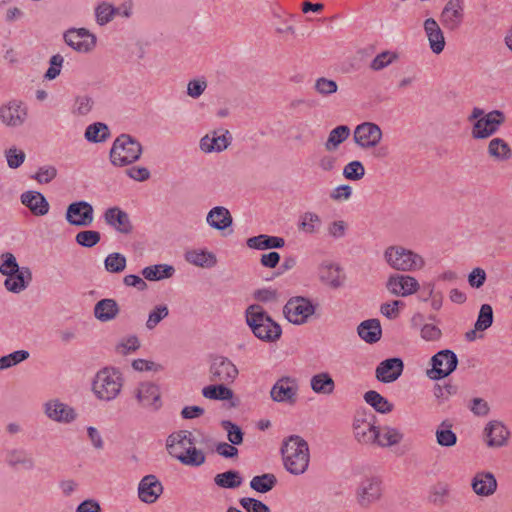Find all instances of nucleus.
Listing matches in <instances>:
<instances>
[{"instance_id":"obj_18","label":"nucleus","mask_w":512,"mask_h":512,"mask_svg":"<svg viewBox=\"0 0 512 512\" xmlns=\"http://www.w3.org/2000/svg\"><path fill=\"white\" fill-rule=\"evenodd\" d=\"M484 436L489 447H502L507 444L510 432L501 421L492 420L486 425Z\"/></svg>"},{"instance_id":"obj_4","label":"nucleus","mask_w":512,"mask_h":512,"mask_svg":"<svg viewBox=\"0 0 512 512\" xmlns=\"http://www.w3.org/2000/svg\"><path fill=\"white\" fill-rule=\"evenodd\" d=\"M142 154L141 144L128 134L118 136L110 150V161L116 167L136 162Z\"/></svg>"},{"instance_id":"obj_23","label":"nucleus","mask_w":512,"mask_h":512,"mask_svg":"<svg viewBox=\"0 0 512 512\" xmlns=\"http://www.w3.org/2000/svg\"><path fill=\"white\" fill-rule=\"evenodd\" d=\"M418 287L417 280L409 275L391 276L387 283L390 292L397 296L411 295L417 291Z\"/></svg>"},{"instance_id":"obj_63","label":"nucleus","mask_w":512,"mask_h":512,"mask_svg":"<svg viewBox=\"0 0 512 512\" xmlns=\"http://www.w3.org/2000/svg\"><path fill=\"white\" fill-rule=\"evenodd\" d=\"M399 306H404V303L399 300L383 303L380 307L381 313L389 319H395L399 314Z\"/></svg>"},{"instance_id":"obj_55","label":"nucleus","mask_w":512,"mask_h":512,"mask_svg":"<svg viewBox=\"0 0 512 512\" xmlns=\"http://www.w3.org/2000/svg\"><path fill=\"white\" fill-rule=\"evenodd\" d=\"M343 175L348 180L357 181L364 177L365 168L360 161H352L344 167Z\"/></svg>"},{"instance_id":"obj_40","label":"nucleus","mask_w":512,"mask_h":512,"mask_svg":"<svg viewBox=\"0 0 512 512\" xmlns=\"http://www.w3.org/2000/svg\"><path fill=\"white\" fill-rule=\"evenodd\" d=\"M364 400L379 413L386 414L393 410V404L377 391H367L364 394Z\"/></svg>"},{"instance_id":"obj_10","label":"nucleus","mask_w":512,"mask_h":512,"mask_svg":"<svg viewBox=\"0 0 512 512\" xmlns=\"http://www.w3.org/2000/svg\"><path fill=\"white\" fill-rule=\"evenodd\" d=\"M315 312L314 305L304 297H294L287 301L283 308L286 319L296 325L307 322Z\"/></svg>"},{"instance_id":"obj_46","label":"nucleus","mask_w":512,"mask_h":512,"mask_svg":"<svg viewBox=\"0 0 512 512\" xmlns=\"http://www.w3.org/2000/svg\"><path fill=\"white\" fill-rule=\"evenodd\" d=\"M490 156L497 159H508L511 156V149L507 142L501 138H494L488 146Z\"/></svg>"},{"instance_id":"obj_26","label":"nucleus","mask_w":512,"mask_h":512,"mask_svg":"<svg viewBox=\"0 0 512 512\" xmlns=\"http://www.w3.org/2000/svg\"><path fill=\"white\" fill-rule=\"evenodd\" d=\"M423 28L431 50L436 54L441 53L445 46V38L437 21L434 18H427Z\"/></svg>"},{"instance_id":"obj_33","label":"nucleus","mask_w":512,"mask_h":512,"mask_svg":"<svg viewBox=\"0 0 512 512\" xmlns=\"http://www.w3.org/2000/svg\"><path fill=\"white\" fill-rule=\"evenodd\" d=\"M185 259L190 264L206 268L213 267L217 262L216 256L212 252L200 249L187 251L185 253Z\"/></svg>"},{"instance_id":"obj_54","label":"nucleus","mask_w":512,"mask_h":512,"mask_svg":"<svg viewBox=\"0 0 512 512\" xmlns=\"http://www.w3.org/2000/svg\"><path fill=\"white\" fill-rule=\"evenodd\" d=\"M29 357V353L25 350H18L0 358V370L10 368Z\"/></svg>"},{"instance_id":"obj_8","label":"nucleus","mask_w":512,"mask_h":512,"mask_svg":"<svg viewBox=\"0 0 512 512\" xmlns=\"http://www.w3.org/2000/svg\"><path fill=\"white\" fill-rule=\"evenodd\" d=\"M239 371L227 357L212 356L209 367V380L212 383L231 384L237 378Z\"/></svg>"},{"instance_id":"obj_42","label":"nucleus","mask_w":512,"mask_h":512,"mask_svg":"<svg viewBox=\"0 0 512 512\" xmlns=\"http://www.w3.org/2000/svg\"><path fill=\"white\" fill-rule=\"evenodd\" d=\"M215 483L222 488L234 489L242 484V478L238 471L229 470L224 473L217 474L214 478Z\"/></svg>"},{"instance_id":"obj_39","label":"nucleus","mask_w":512,"mask_h":512,"mask_svg":"<svg viewBox=\"0 0 512 512\" xmlns=\"http://www.w3.org/2000/svg\"><path fill=\"white\" fill-rule=\"evenodd\" d=\"M449 495V485L444 482H438L430 488L428 500L437 507H443L447 504Z\"/></svg>"},{"instance_id":"obj_45","label":"nucleus","mask_w":512,"mask_h":512,"mask_svg":"<svg viewBox=\"0 0 512 512\" xmlns=\"http://www.w3.org/2000/svg\"><path fill=\"white\" fill-rule=\"evenodd\" d=\"M350 135V129L346 125H340L334 128L327 139L325 144L327 150L337 148L342 142H344Z\"/></svg>"},{"instance_id":"obj_44","label":"nucleus","mask_w":512,"mask_h":512,"mask_svg":"<svg viewBox=\"0 0 512 512\" xmlns=\"http://www.w3.org/2000/svg\"><path fill=\"white\" fill-rule=\"evenodd\" d=\"M174 268L168 265H154L143 269L142 274L145 279L154 281L163 278H169L173 275Z\"/></svg>"},{"instance_id":"obj_19","label":"nucleus","mask_w":512,"mask_h":512,"mask_svg":"<svg viewBox=\"0 0 512 512\" xmlns=\"http://www.w3.org/2000/svg\"><path fill=\"white\" fill-rule=\"evenodd\" d=\"M404 364L400 358H390L379 363L376 368V378L383 383L397 380L403 372Z\"/></svg>"},{"instance_id":"obj_36","label":"nucleus","mask_w":512,"mask_h":512,"mask_svg":"<svg viewBox=\"0 0 512 512\" xmlns=\"http://www.w3.org/2000/svg\"><path fill=\"white\" fill-rule=\"evenodd\" d=\"M453 424L449 420L442 421L435 431L436 441L442 447H452L457 442V435L452 431Z\"/></svg>"},{"instance_id":"obj_34","label":"nucleus","mask_w":512,"mask_h":512,"mask_svg":"<svg viewBox=\"0 0 512 512\" xmlns=\"http://www.w3.org/2000/svg\"><path fill=\"white\" fill-rule=\"evenodd\" d=\"M247 245L250 248L264 250L270 248H282L285 245V240L277 236L258 235L251 237L247 240Z\"/></svg>"},{"instance_id":"obj_11","label":"nucleus","mask_w":512,"mask_h":512,"mask_svg":"<svg viewBox=\"0 0 512 512\" xmlns=\"http://www.w3.org/2000/svg\"><path fill=\"white\" fill-rule=\"evenodd\" d=\"M382 139L381 128L372 122H363L354 130V141L364 149L377 146Z\"/></svg>"},{"instance_id":"obj_35","label":"nucleus","mask_w":512,"mask_h":512,"mask_svg":"<svg viewBox=\"0 0 512 512\" xmlns=\"http://www.w3.org/2000/svg\"><path fill=\"white\" fill-rule=\"evenodd\" d=\"M312 390L317 394L330 395L335 389V382L327 372L314 375L310 380Z\"/></svg>"},{"instance_id":"obj_15","label":"nucleus","mask_w":512,"mask_h":512,"mask_svg":"<svg viewBox=\"0 0 512 512\" xmlns=\"http://www.w3.org/2000/svg\"><path fill=\"white\" fill-rule=\"evenodd\" d=\"M298 384L294 378L282 377L272 387L270 395L276 402L295 403Z\"/></svg>"},{"instance_id":"obj_30","label":"nucleus","mask_w":512,"mask_h":512,"mask_svg":"<svg viewBox=\"0 0 512 512\" xmlns=\"http://www.w3.org/2000/svg\"><path fill=\"white\" fill-rule=\"evenodd\" d=\"M207 222L215 229L224 230L232 224V216L227 208L217 206L209 211Z\"/></svg>"},{"instance_id":"obj_14","label":"nucleus","mask_w":512,"mask_h":512,"mask_svg":"<svg viewBox=\"0 0 512 512\" xmlns=\"http://www.w3.org/2000/svg\"><path fill=\"white\" fill-rule=\"evenodd\" d=\"M66 220L71 225L89 226L93 221V207L85 201L71 203L67 208Z\"/></svg>"},{"instance_id":"obj_25","label":"nucleus","mask_w":512,"mask_h":512,"mask_svg":"<svg viewBox=\"0 0 512 512\" xmlns=\"http://www.w3.org/2000/svg\"><path fill=\"white\" fill-rule=\"evenodd\" d=\"M376 426L368 421L365 416L357 415L353 421V432L360 443L372 444L377 438Z\"/></svg>"},{"instance_id":"obj_58","label":"nucleus","mask_w":512,"mask_h":512,"mask_svg":"<svg viewBox=\"0 0 512 512\" xmlns=\"http://www.w3.org/2000/svg\"><path fill=\"white\" fill-rule=\"evenodd\" d=\"M240 505L246 512H270V508L260 500L244 497L239 500Z\"/></svg>"},{"instance_id":"obj_1","label":"nucleus","mask_w":512,"mask_h":512,"mask_svg":"<svg viewBox=\"0 0 512 512\" xmlns=\"http://www.w3.org/2000/svg\"><path fill=\"white\" fill-rule=\"evenodd\" d=\"M246 322L252 333L261 341L272 343L280 339L281 326L258 304L248 306L245 312Z\"/></svg>"},{"instance_id":"obj_43","label":"nucleus","mask_w":512,"mask_h":512,"mask_svg":"<svg viewBox=\"0 0 512 512\" xmlns=\"http://www.w3.org/2000/svg\"><path fill=\"white\" fill-rule=\"evenodd\" d=\"M116 16V7L109 2H101L95 7L97 24L103 26L111 22Z\"/></svg>"},{"instance_id":"obj_29","label":"nucleus","mask_w":512,"mask_h":512,"mask_svg":"<svg viewBox=\"0 0 512 512\" xmlns=\"http://www.w3.org/2000/svg\"><path fill=\"white\" fill-rule=\"evenodd\" d=\"M46 414L50 419L59 422H70L75 418L74 410L59 401L47 403Z\"/></svg>"},{"instance_id":"obj_49","label":"nucleus","mask_w":512,"mask_h":512,"mask_svg":"<svg viewBox=\"0 0 512 512\" xmlns=\"http://www.w3.org/2000/svg\"><path fill=\"white\" fill-rule=\"evenodd\" d=\"M320 217L312 212H306L302 215L299 223V229L307 234L316 233L320 227Z\"/></svg>"},{"instance_id":"obj_52","label":"nucleus","mask_w":512,"mask_h":512,"mask_svg":"<svg viewBox=\"0 0 512 512\" xmlns=\"http://www.w3.org/2000/svg\"><path fill=\"white\" fill-rule=\"evenodd\" d=\"M493 322V310L489 304H483L480 308L478 319L475 323V329L484 331L488 329Z\"/></svg>"},{"instance_id":"obj_7","label":"nucleus","mask_w":512,"mask_h":512,"mask_svg":"<svg viewBox=\"0 0 512 512\" xmlns=\"http://www.w3.org/2000/svg\"><path fill=\"white\" fill-rule=\"evenodd\" d=\"M383 492L384 485L379 476H366L355 489V499L361 507L369 508L382 498Z\"/></svg>"},{"instance_id":"obj_47","label":"nucleus","mask_w":512,"mask_h":512,"mask_svg":"<svg viewBox=\"0 0 512 512\" xmlns=\"http://www.w3.org/2000/svg\"><path fill=\"white\" fill-rule=\"evenodd\" d=\"M109 136V129L107 125L97 122L87 127L85 137L91 142L105 141Z\"/></svg>"},{"instance_id":"obj_3","label":"nucleus","mask_w":512,"mask_h":512,"mask_svg":"<svg viewBox=\"0 0 512 512\" xmlns=\"http://www.w3.org/2000/svg\"><path fill=\"white\" fill-rule=\"evenodd\" d=\"M468 121H474L472 137L474 139H486L498 131L505 121V116L498 110L485 113L481 108L475 107L468 117Z\"/></svg>"},{"instance_id":"obj_48","label":"nucleus","mask_w":512,"mask_h":512,"mask_svg":"<svg viewBox=\"0 0 512 512\" xmlns=\"http://www.w3.org/2000/svg\"><path fill=\"white\" fill-rule=\"evenodd\" d=\"M176 458L183 464L191 466H200L205 462L204 453L198 450L195 445Z\"/></svg>"},{"instance_id":"obj_31","label":"nucleus","mask_w":512,"mask_h":512,"mask_svg":"<svg viewBox=\"0 0 512 512\" xmlns=\"http://www.w3.org/2000/svg\"><path fill=\"white\" fill-rule=\"evenodd\" d=\"M119 313V306L114 299L106 298L98 301L94 307L95 317L103 322L114 319Z\"/></svg>"},{"instance_id":"obj_6","label":"nucleus","mask_w":512,"mask_h":512,"mask_svg":"<svg viewBox=\"0 0 512 512\" xmlns=\"http://www.w3.org/2000/svg\"><path fill=\"white\" fill-rule=\"evenodd\" d=\"M385 259L392 268L401 271L420 269L424 265L420 255L401 246L388 247L385 251Z\"/></svg>"},{"instance_id":"obj_59","label":"nucleus","mask_w":512,"mask_h":512,"mask_svg":"<svg viewBox=\"0 0 512 512\" xmlns=\"http://www.w3.org/2000/svg\"><path fill=\"white\" fill-rule=\"evenodd\" d=\"M420 336L424 341L436 342L441 339L442 331L434 324H423L420 328Z\"/></svg>"},{"instance_id":"obj_62","label":"nucleus","mask_w":512,"mask_h":512,"mask_svg":"<svg viewBox=\"0 0 512 512\" xmlns=\"http://www.w3.org/2000/svg\"><path fill=\"white\" fill-rule=\"evenodd\" d=\"M315 89L319 94L327 96L337 91V84L333 80L321 77L316 80Z\"/></svg>"},{"instance_id":"obj_61","label":"nucleus","mask_w":512,"mask_h":512,"mask_svg":"<svg viewBox=\"0 0 512 512\" xmlns=\"http://www.w3.org/2000/svg\"><path fill=\"white\" fill-rule=\"evenodd\" d=\"M8 166L12 169L20 167L25 160V153L15 147L5 151Z\"/></svg>"},{"instance_id":"obj_60","label":"nucleus","mask_w":512,"mask_h":512,"mask_svg":"<svg viewBox=\"0 0 512 512\" xmlns=\"http://www.w3.org/2000/svg\"><path fill=\"white\" fill-rule=\"evenodd\" d=\"M222 427L228 432V440L233 445H239L243 441V433L241 429L229 420L222 421Z\"/></svg>"},{"instance_id":"obj_51","label":"nucleus","mask_w":512,"mask_h":512,"mask_svg":"<svg viewBox=\"0 0 512 512\" xmlns=\"http://www.w3.org/2000/svg\"><path fill=\"white\" fill-rule=\"evenodd\" d=\"M104 264L108 272L120 273L126 268V258L120 253H111L106 257Z\"/></svg>"},{"instance_id":"obj_21","label":"nucleus","mask_w":512,"mask_h":512,"mask_svg":"<svg viewBox=\"0 0 512 512\" xmlns=\"http://www.w3.org/2000/svg\"><path fill=\"white\" fill-rule=\"evenodd\" d=\"M471 487L476 495L489 497L496 492L498 483L493 473L479 471L472 478Z\"/></svg>"},{"instance_id":"obj_38","label":"nucleus","mask_w":512,"mask_h":512,"mask_svg":"<svg viewBox=\"0 0 512 512\" xmlns=\"http://www.w3.org/2000/svg\"><path fill=\"white\" fill-rule=\"evenodd\" d=\"M227 385L222 383L208 385L202 389V395L212 400H230L233 397V391Z\"/></svg>"},{"instance_id":"obj_22","label":"nucleus","mask_w":512,"mask_h":512,"mask_svg":"<svg viewBox=\"0 0 512 512\" xmlns=\"http://www.w3.org/2000/svg\"><path fill=\"white\" fill-rule=\"evenodd\" d=\"M105 222L121 234H130L133 225L129 215L119 207L108 208L104 213Z\"/></svg>"},{"instance_id":"obj_9","label":"nucleus","mask_w":512,"mask_h":512,"mask_svg":"<svg viewBox=\"0 0 512 512\" xmlns=\"http://www.w3.org/2000/svg\"><path fill=\"white\" fill-rule=\"evenodd\" d=\"M432 368L427 371L430 379L439 380L450 375L457 367L456 354L448 349L441 350L431 358Z\"/></svg>"},{"instance_id":"obj_41","label":"nucleus","mask_w":512,"mask_h":512,"mask_svg":"<svg viewBox=\"0 0 512 512\" xmlns=\"http://www.w3.org/2000/svg\"><path fill=\"white\" fill-rule=\"evenodd\" d=\"M276 484L277 478L272 473L254 476L250 481V487L259 493H267L271 491Z\"/></svg>"},{"instance_id":"obj_27","label":"nucleus","mask_w":512,"mask_h":512,"mask_svg":"<svg viewBox=\"0 0 512 512\" xmlns=\"http://www.w3.org/2000/svg\"><path fill=\"white\" fill-rule=\"evenodd\" d=\"M136 397L138 402L144 407L158 409L161 406L159 388L153 383H141L137 388Z\"/></svg>"},{"instance_id":"obj_12","label":"nucleus","mask_w":512,"mask_h":512,"mask_svg":"<svg viewBox=\"0 0 512 512\" xmlns=\"http://www.w3.org/2000/svg\"><path fill=\"white\" fill-rule=\"evenodd\" d=\"M67 45L78 52L86 53L96 45V36L85 28H74L64 34Z\"/></svg>"},{"instance_id":"obj_2","label":"nucleus","mask_w":512,"mask_h":512,"mask_svg":"<svg viewBox=\"0 0 512 512\" xmlns=\"http://www.w3.org/2000/svg\"><path fill=\"white\" fill-rule=\"evenodd\" d=\"M285 469L293 475L303 474L310 462L308 443L298 435L289 436L281 448Z\"/></svg>"},{"instance_id":"obj_57","label":"nucleus","mask_w":512,"mask_h":512,"mask_svg":"<svg viewBox=\"0 0 512 512\" xmlns=\"http://www.w3.org/2000/svg\"><path fill=\"white\" fill-rule=\"evenodd\" d=\"M169 314L168 307L166 305H158L156 306L150 313L148 320L146 322V327L149 330L154 329L158 323L166 318Z\"/></svg>"},{"instance_id":"obj_50","label":"nucleus","mask_w":512,"mask_h":512,"mask_svg":"<svg viewBox=\"0 0 512 512\" xmlns=\"http://www.w3.org/2000/svg\"><path fill=\"white\" fill-rule=\"evenodd\" d=\"M6 461L13 467H16L17 465H21L26 469H31L33 467L32 459L22 450L9 451L6 455Z\"/></svg>"},{"instance_id":"obj_17","label":"nucleus","mask_w":512,"mask_h":512,"mask_svg":"<svg viewBox=\"0 0 512 512\" xmlns=\"http://www.w3.org/2000/svg\"><path fill=\"white\" fill-rule=\"evenodd\" d=\"M463 15V0H449L441 12L440 18L445 28L454 30L462 23Z\"/></svg>"},{"instance_id":"obj_64","label":"nucleus","mask_w":512,"mask_h":512,"mask_svg":"<svg viewBox=\"0 0 512 512\" xmlns=\"http://www.w3.org/2000/svg\"><path fill=\"white\" fill-rule=\"evenodd\" d=\"M57 175V170L53 166H45L39 168L38 172L34 176V178L39 183H49L51 182Z\"/></svg>"},{"instance_id":"obj_24","label":"nucleus","mask_w":512,"mask_h":512,"mask_svg":"<svg viewBox=\"0 0 512 512\" xmlns=\"http://www.w3.org/2000/svg\"><path fill=\"white\" fill-rule=\"evenodd\" d=\"M20 200L34 216H44L49 212L50 205L48 201L38 191H26L21 194Z\"/></svg>"},{"instance_id":"obj_13","label":"nucleus","mask_w":512,"mask_h":512,"mask_svg":"<svg viewBox=\"0 0 512 512\" xmlns=\"http://www.w3.org/2000/svg\"><path fill=\"white\" fill-rule=\"evenodd\" d=\"M27 117V108L19 100H11L0 106V119L9 127L22 125Z\"/></svg>"},{"instance_id":"obj_28","label":"nucleus","mask_w":512,"mask_h":512,"mask_svg":"<svg viewBox=\"0 0 512 512\" xmlns=\"http://www.w3.org/2000/svg\"><path fill=\"white\" fill-rule=\"evenodd\" d=\"M32 280V273L28 267H21L18 272L7 276L4 281L5 288L13 293L23 291Z\"/></svg>"},{"instance_id":"obj_56","label":"nucleus","mask_w":512,"mask_h":512,"mask_svg":"<svg viewBox=\"0 0 512 512\" xmlns=\"http://www.w3.org/2000/svg\"><path fill=\"white\" fill-rule=\"evenodd\" d=\"M101 239V234L98 231L94 230H84L80 231L76 235V242L84 247H93L95 246Z\"/></svg>"},{"instance_id":"obj_20","label":"nucleus","mask_w":512,"mask_h":512,"mask_svg":"<svg viewBox=\"0 0 512 512\" xmlns=\"http://www.w3.org/2000/svg\"><path fill=\"white\" fill-rule=\"evenodd\" d=\"M194 445L193 434L187 430L174 432L167 438V450L175 458Z\"/></svg>"},{"instance_id":"obj_5","label":"nucleus","mask_w":512,"mask_h":512,"mask_svg":"<svg viewBox=\"0 0 512 512\" xmlns=\"http://www.w3.org/2000/svg\"><path fill=\"white\" fill-rule=\"evenodd\" d=\"M123 386V377L120 371L115 368L105 367L95 376L93 391L102 400L115 399Z\"/></svg>"},{"instance_id":"obj_32","label":"nucleus","mask_w":512,"mask_h":512,"mask_svg":"<svg viewBox=\"0 0 512 512\" xmlns=\"http://www.w3.org/2000/svg\"><path fill=\"white\" fill-rule=\"evenodd\" d=\"M359 336L367 343H375L380 340L382 329L378 319L363 321L358 326Z\"/></svg>"},{"instance_id":"obj_53","label":"nucleus","mask_w":512,"mask_h":512,"mask_svg":"<svg viewBox=\"0 0 512 512\" xmlns=\"http://www.w3.org/2000/svg\"><path fill=\"white\" fill-rule=\"evenodd\" d=\"M1 261L0 273L6 277L17 273L18 269H20L15 256L10 252L3 253Z\"/></svg>"},{"instance_id":"obj_37","label":"nucleus","mask_w":512,"mask_h":512,"mask_svg":"<svg viewBox=\"0 0 512 512\" xmlns=\"http://www.w3.org/2000/svg\"><path fill=\"white\" fill-rule=\"evenodd\" d=\"M377 438L373 444H377L381 447H388L398 444L403 435L395 428L383 427L381 430L376 428Z\"/></svg>"},{"instance_id":"obj_16","label":"nucleus","mask_w":512,"mask_h":512,"mask_svg":"<svg viewBox=\"0 0 512 512\" xmlns=\"http://www.w3.org/2000/svg\"><path fill=\"white\" fill-rule=\"evenodd\" d=\"M162 493L163 485L155 475H146L141 479L138 486V497L142 502L155 503Z\"/></svg>"}]
</instances>
